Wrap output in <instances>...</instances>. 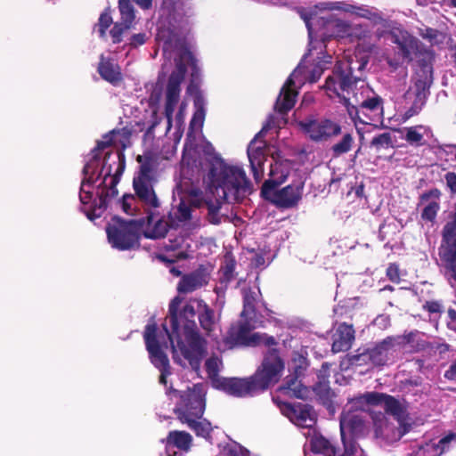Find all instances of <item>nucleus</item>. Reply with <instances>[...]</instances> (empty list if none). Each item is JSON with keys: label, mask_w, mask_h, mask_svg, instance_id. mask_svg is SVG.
Here are the masks:
<instances>
[{"label": "nucleus", "mask_w": 456, "mask_h": 456, "mask_svg": "<svg viewBox=\"0 0 456 456\" xmlns=\"http://www.w3.org/2000/svg\"><path fill=\"white\" fill-rule=\"evenodd\" d=\"M182 299L175 297L169 305L167 323L163 325V331L157 332L155 324H148L144 331L146 349L151 363L160 371L159 382L167 384L170 375L169 360L165 353L171 345L174 361L183 367L190 366L195 371L200 369L205 355V340L197 331L195 317L199 316L203 300L191 299L179 312Z\"/></svg>", "instance_id": "f257e3e1"}, {"label": "nucleus", "mask_w": 456, "mask_h": 456, "mask_svg": "<svg viewBox=\"0 0 456 456\" xmlns=\"http://www.w3.org/2000/svg\"><path fill=\"white\" fill-rule=\"evenodd\" d=\"M130 144L127 129L112 130L102 136L84 167L79 199L90 220L100 217L107 199L118 194L117 184L125 170L122 151Z\"/></svg>", "instance_id": "f03ea898"}, {"label": "nucleus", "mask_w": 456, "mask_h": 456, "mask_svg": "<svg viewBox=\"0 0 456 456\" xmlns=\"http://www.w3.org/2000/svg\"><path fill=\"white\" fill-rule=\"evenodd\" d=\"M370 406H381L403 426L405 411L402 404L390 395L379 393H366L351 399L345 406L340 418V434L344 452L340 456H367L365 452L354 441V437L363 436L366 430L363 413Z\"/></svg>", "instance_id": "7ed1b4c3"}, {"label": "nucleus", "mask_w": 456, "mask_h": 456, "mask_svg": "<svg viewBox=\"0 0 456 456\" xmlns=\"http://www.w3.org/2000/svg\"><path fill=\"white\" fill-rule=\"evenodd\" d=\"M203 204L201 191L190 184L189 181H181L173 191V207L169 212L170 224L164 218H159V209L146 212L148 224L143 234L149 239H160L172 228L197 225L194 216L196 208Z\"/></svg>", "instance_id": "20e7f679"}, {"label": "nucleus", "mask_w": 456, "mask_h": 456, "mask_svg": "<svg viewBox=\"0 0 456 456\" xmlns=\"http://www.w3.org/2000/svg\"><path fill=\"white\" fill-rule=\"evenodd\" d=\"M175 69L172 72L166 91L165 99V117L167 122V130L175 126L177 130H181L184 124L185 110L187 102H181L180 99V84L183 80L186 65L191 69V83L187 88V93L192 94L196 92L195 82L199 77V68L197 61L191 52L187 49H179L175 53Z\"/></svg>", "instance_id": "39448f33"}, {"label": "nucleus", "mask_w": 456, "mask_h": 456, "mask_svg": "<svg viewBox=\"0 0 456 456\" xmlns=\"http://www.w3.org/2000/svg\"><path fill=\"white\" fill-rule=\"evenodd\" d=\"M207 178L209 191L218 201L239 203L253 191L252 183L244 168L229 165L220 159L213 160Z\"/></svg>", "instance_id": "423d86ee"}, {"label": "nucleus", "mask_w": 456, "mask_h": 456, "mask_svg": "<svg viewBox=\"0 0 456 456\" xmlns=\"http://www.w3.org/2000/svg\"><path fill=\"white\" fill-rule=\"evenodd\" d=\"M284 364L275 349H269L261 368L248 379L224 378L216 379V388L237 397L253 396L278 382Z\"/></svg>", "instance_id": "0eeeda50"}, {"label": "nucleus", "mask_w": 456, "mask_h": 456, "mask_svg": "<svg viewBox=\"0 0 456 456\" xmlns=\"http://www.w3.org/2000/svg\"><path fill=\"white\" fill-rule=\"evenodd\" d=\"M371 48L370 44H359L354 52H345L343 59L338 61L333 75L326 79L325 89L330 97H340L341 93L349 94L353 91V87L362 79L361 75L356 72L361 73L365 69Z\"/></svg>", "instance_id": "6e6552de"}, {"label": "nucleus", "mask_w": 456, "mask_h": 456, "mask_svg": "<svg viewBox=\"0 0 456 456\" xmlns=\"http://www.w3.org/2000/svg\"><path fill=\"white\" fill-rule=\"evenodd\" d=\"M207 390L203 384L193 385L185 391L174 390L171 399L177 398L175 413L177 419L192 429L197 436L209 438L212 427L209 421L201 419L205 411V395Z\"/></svg>", "instance_id": "1a4fd4ad"}, {"label": "nucleus", "mask_w": 456, "mask_h": 456, "mask_svg": "<svg viewBox=\"0 0 456 456\" xmlns=\"http://www.w3.org/2000/svg\"><path fill=\"white\" fill-rule=\"evenodd\" d=\"M137 160L141 163V166L139 172L133 180L135 196L126 194L122 200L123 210L131 216L136 213L137 202L142 204L145 213L160 208V201L153 189V184L156 182L154 165L150 160L142 162V156H138Z\"/></svg>", "instance_id": "9d476101"}, {"label": "nucleus", "mask_w": 456, "mask_h": 456, "mask_svg": "<svg viewBox=\"0 0 456 456\" xmlns=\"http://www.w3.org/2000/svg\"><path fill=\"white\" fill-rule=\"evenodd\" d=\"M189 0H164L160 19L158 22L156 40L166 59H170L178 51L175 25L190 10Z\"/></svg>", "instance_id": "9b49d317"}, {"label": "nucleus", "mask_w": 456, "mask_h": 456, "mask_svg": "<svg viewBox=\"0 0 456 456\" xmlns=\"http://www.w3.org/2000/svg\"><path fill=\"white\" fill-rule=\"evenodd\" d=\"M306 58L307 56H305L281 87L275 103V109L278 111L287 112L291 110L295 105L298 89L305 82L314 83L321 77L323 67L320 64L308 67Z\"/></svg>", "instance_id": "f8f14e48"}, {"label": "nucleus", "mask_w": 456, "mask_h": 456, "mask_svg": "<svg viewBox=\"0 0 456 456\" xmlns=\"http://www.w3.org/2000/svg\"><path fill=\"white\" fill-rule=\"evenodd\" d=\"M384 102L378 94H373L362 100L358 108L348 107V114L354 122L361 142L364 134L371 132L375 127L370 124L374 121H382L384 115Z\"/></svg>", "instance_id": "ddd939ff"}, {"label": "nucleus", "mask_w": 456, "mask_h": 456, "mask_svg": "<svg viewBox=\"0 0 456 456\" xmlns=\"http://www.w3.org/2000/svg\"><path fill=\"white\" fill-rule=\"evenodd\" d=\"M106 232L112 247L120 250L133 248L138 243L139 226L135 220L124 221L113 217Z\"/></svg>", "instance_id": "4468645a"}, {"label": "nucleus", "mask_w": 456, "mask_h": 456, "mask_svg": "<svg viewBox=\"0 0 456 456\" xmlns=\"http://www.w3.org/2000/svg\"><path fill=\"white\" fill-rule=\"evenodd\" d=\"M260 344L272 346L275 344V341L273 338L267 337L265 334L251 333L249 324L240 323L231 327L218 347L221 350H226L240 346H256Z\"/></svg>", "instance_id": "2eb2a0df"}, {"label": "nucleus", "mask_w": 456, "mask_h": 456, "mask_svg": "<svg viewBox=\"0 0 456 456\" xmlns=\"http://www.w3.org/2000/svg\"><path fill=\"white\" fill-rule=\"evenodd\" d=\"M282 415L287 417L293 424L299 428L311 429L316 423V413L308 404H290L273 398Z\"/></svg>", "instance_id": "dca6fc26"}, {"label": "nucleus", "mask_w": 456, "mask_h": 456, "mask_svg": "<svg viewBox=\"0 0 456 456\" xmlns=\"http://www.w3.org/2000/svg\"><path fill=\"white\" fill-rule=\"evenodd\" d=\"M271 127L268 122L262 130L250 142L248 147V157L250 163L251 172L256 183L264 178V164L266 160L265 143L260 140L262 134Z\"/></svg>", "instance_id": "f3484780"}, {"label": "nucleus", "mask_w": 456, "mask_h": 456, "mask_svg": "<svg viewBox=\"0 0 456 456\" xmlns=\"http://www.w3.org/2000/svg\"><path fill=\"white\" fill-rule=\"evenodd\" d=\"M303 131L314 141H326L341 133L338 123L330 119H317L301 122Z\"/></svg>", "instance_id": "a211bd4d"}, {"label": "nucleus", "mask_w": 456, "mask_h": 456, "mask_svg": "<svg viewBox=\"0 0 456 456\" xmlns=\"http://www.w3.org/2000/svg\"><path fill=\"white\" fill-rule=\"evenodd\" d=\"M304 183L299 181L288 185L281 190L270 189L268 193H262L264 197L271 200L274 205L281 208H291L298 203L302 197Z\"/></svg>", "instance_id": "6ab92c4d"}, {"label": "nucleus", "mask_w": 456, "mask_h": 456, "mask_svg": "<svg viewBox=\"0 0 456 456\" xmlns=\"http://www.w3.org/2000/svg\"><path fill=\"white\" fill-rule=\"evenodd\" d=\"M118 9L120 21L116 22L110 30V36L114 44L119 43L122 40V35L133 27L135 19L132 0H119Z\"/></svg>", "instance_id": "aec40b11"}, {"label": "nucleus", "mask_w": 456, "mask_h": 456, "mask_svg": "<svg viewBox=\"0 0 456 456\" xmlns=\"http://www.w3.org/2000/svg\"><path fill=\"white\" fill-rule=\"evenodd\" d=\"M293 170V164L288 159H275L270 165L269 178L262 186V193H268L270 189L284 183Z\"/></svg>", "instance_id": "412c9836"}, {"label": "nucleus", "mask_w": 456, "mask_h": 456, "mask_svg": "<svg viewBox=\"0 0 456 456\" xmlns=\"http://www.w3.org/2000/svg\"><path fill=\"white\" fill-rule=\"evenodd\" d=\"M400 346L396 338H387L369 352V357L373 364L384 365L394 358Z\"/></svg>", "instance_id": "4be33fe9"}, {"label": "nucleus", "mask_w": 456, "mask_h": 456, "mask_svg": "<svg viewBox=\"0 0 456 456\" xmlns=\"http://www.w3.org/2000/svg\"><path fill=\"white\" fill-rule=\"evenodd\" d=\"M210 280V272L207 267H200L194 272L183 275L177 286L181 293H191L207 285Z\"/></svg>", "instance_id": "5701e85b"}, {"label": "nucleus", "mask_w": 456, "mask_h": 456, "mask_svg": "<svg viewBox=\"0 0 456 456\" xmlns=\"http://www.w3.org/2000/svg\"><path fill=\"white\" fill-rule=\"evenodd\" d=\"M374 432L377 438H381L387 443L399 440L405 433L406 428H395L388 422L387 418L380 414L373 418Z\"/></svg>", "instance_id": "b1692460"}, {"label": "nucleus", "mask_w": 456, "mask_h": 456, "mask_svg": "<svg viewBox=\"0 0 456 456\" xmlns=\"http://www.w3.org/2000/svg\"><path fill=\"white\" fill-rule=\"evenodd\" d=\"M391 36L393 42L398 45L403 57L408 61L412 60L418 51V39L400 28H394Z\"/></svg>", "instance_id": "393cba45"}, {"label": "nucleus", "mask_w": 456, "mask_h": 456, "mask_svg": "<svg viewBox=\"0 0 456 456\" xmlns=\"http://www.w3.org/2000/svg\"><path fill=\"white\" fill-rule=\"evenodd\" d=\"M402 134L409 144L417 147L427 144L433 136L431 128L424 125L404 127Z\"/></svg>", "instance_id": "a878e982"}, {"label": "nucleus", "mask_w": 456, "mask_h": 456, "mask_svg": "<svg viewBox=\"0 0 456 456\" xmlns=\"http://www.w3.org/2000/svg\"><path fill=\"white\" fill-rule=\"evenodd\" d=\"M354 340V330L352 325L341 323L334 335L332 351L334 353L347 351Z\"/></svg>", "instance_id": "bb28decb"}, {"label": "nucleus", "mask_w": 456, "mask_h": 456, "mask_svg": "<svg viewBox=\"0 0 456 456\" xmlns=\"http://www.w3.org/2000/svg\"><path fill=\"white\" fill-rule=\"evenodd\" d=\"M198 318L207 334L214 340H217L220 331L218 323L215 320L214 311L204 301Z\"/></svg>", "instance_id": "cd10ccee"}, {"label": "nucleus", "mask_w": 456, "mask_h": 456, "mask_svg": "<svg viewBox=\"0 0 456 456\" xmlns=\"http://www.w3.org/2000/svg\"><path fill=\"white\" fill-rule=\"evenodd\" d=\"M191 247L189 239L184 237H179L175 240H169L168 243L165 245V248L169 252H174L170 255L171 258L167 256H161L160 259L167 262H174L175 259H182L189 256L188 249Z\"/></svg>", "instance_id": "c85d7f7f"}, {"label": "nucleus", "mask_w": 456, "mask_h": 456, "mask_svg": "<svg viewBox=\"0 0 456 456\" xmlns=\"http://www.w3.org/2000/svg\"><path fill=\"white\" fill-rule=\"evenodd\" d=\"M452 442H456V434L450 433L443 437L438 443H427L421 446L419 453L421 456H441L450 448Z\"/></svg>", "instance_id": "c756f323"}, {"label": "nucleus", "mask_w": 456, "mask_h": 456, "mask_svg": "<svg viewBox=\"0 0 456 456\" xmlns=\"http://www.w3.org/2000/svg\"><path fill=\"white\" fill-rule=\"evenodd\" d=\"M98 71L103 79L111 84H116L121 80L119 67L115 63L114 60L106 59L102 56Z\"/></svg>", "instance_id": "7c9ffc66"}, {"label": "nucleus", "mask_w": 456, "mask_h": 456, "mask_svg": "<svg viewBox=\"0 0 456 456\" xmlns=\"http://www.w3.org/2000/svg\"><path fill=\"white\" fill-rule=\"evenodd\" d=\"M396 340L400 346H407L406 350L408 351H421L428 346L424 338V335L418 331L410 332L403 337H397Z\"/></svg>", "instance_id": "2f4dec72"}, {"label": "nucleus", "mask_w": 456, "mask_h": 456, "mask_svg": "<svg viewBox=\"0 0 456 456\" xmlns=\"http://www.w3.org/2000/svg\"><path fill=\"white\" fill-rule=\"evenodd\" d=\"M313 456H334L335 449L322 435L314 432L309 440Z\"/></svg>", "instance_id": "473e14b6"}, {"label": "nucleus", "mask_w": 456, "mask_h": 456, "mask_svg": "<svg viewBox=\"0 0 456 456\" xmlns=\"http://www.w3.org/2000/svg\"><path fill=\"white\" fill-rule=\"evenodd\" d=\"M194 107L195 111L190 124L191 132L200 131L206 116L204 98L198 93L194 98Z\"/></svg>", "instance_id": "72a5a7b5"}, {"label": "nucleus", "mask_w": 456, "mask_h": 456, "mask_svg": "<svg viewBox=\"0 0 456 456\" xmlns=\"http://www.w3.org/2000/svg\"><path fill=\"white\" fill-rule=\"evenodd\" d=\"M191 441V436L185 431H171L166 439L167 444H173L178 449L186 452L189 451Z\"/></svg>", "instance_id": "f704fd0d"}, {"label": "nucleus", "mask_w": 456, "mask_h": 456, "mask_svg": "<svg viewBox=\"0 0 456 456\" xmlns=\"http://www.w3.org/2000/svg\"><path fill=\"white\" fill-rule=\"evenodd\" d=\"M235 260L230 256L226 255L224 257V265L219 271V281L224 286L234 278Z\"/></svg>", "instance_id": "c9c22d12"}, {"label": "nucleus", "mask_w": 456, "mask_h": 456, "mask_svg": "<svg viewBox=\"0 0 456 456\" xmlns=\"http://www.w3.org/2000/svg\"><path fill=\"white\" fill-rule=\"evenodd\" d=\"M259 293V289H243L244 308L241 316L248 317L254 312Z\"/></svg>", "instance_id": "e433bc0d"}, {"label": "nucleus", "mask_w": 456, "mask_h": 456, "mask_svg": "<svg viewBox=\"0 0 456 456\" xmlns=\"http://www.w3.org/2000/svg\"><path fill=\"white\" fill-rule=\"evenodd\" d=\"M426 98L427 95L424 89L418 90V92L415 94V99L412 105L403 113V119L406 121L411 117L419 114L426 102Z\"/></svg>", "instance_id": "4c0bfd02"}, {"label": "nucleus", "mask_w": 456, "mask_h": 456, "mask_svg": "<svg viewBox=\"0 0 456 456\" xmlns=\"http://www.w3.org/2000/svg\"><path fill=\"white\" fill-rule=\"evenodd\" d=\"M205 366L208 378L210 379L213 387H216V379H224L218 375L222 367V361L218 357L213 356L206 361Z\"/></svg>", "instance_id": "58836bf2"}, {"label": "nucleus", "mask_w": 456, "mask_h": 456, "mask_svg": "<svg viewBox=\"0 0 456 456\" xmlns=\"http://www.w3.org/2000/svg\"><path fill=\"white\" fill-rule=\"evenodd\" d=\"M354 143V138L351 134H345L341 140L332 146V151L335 155L338 156L348 152Z\"/></svg>", "instance_id": "ea45409f"}, {"label": "nucleus", "mask_w": 456, "mask_h": 456, "mask_svg": "<svg viewBox=\"0 0 456 456\" xmlns=\"http://www.w3.org/2000/svg\"><path fill=\"white\" fill-rule=\"evenodd\" d=\"M215 202H206L208 208V217L211 224H218L221 223L223 218V216L219 214V210L224 201H218L216 199H215Z\"/></svg>", "instance_id": "a19ab883"}, {"label": "nucleus", "mask_w": 456, "mask_h": 456, "mask_svg": "<svg viewBox=\"0 0 456 456\" xmlns=\"http://www.w3.org/2000/svg\"><path fill=\"white\" fill-rule=\"evenodd\" d=\"M280 390L289 395L302 398L304 396L305 388L301 387V385L297 381L296 379L287 381L285 387H281Z\"/></svg>", "instance_id": "79ce46f5"}, {"label": "nucleus", "mask_w": 456, "mask_h": 456, "mask_svg": "<svg viewBox=\"0 0 456 456\" xmlns=\"http://www.w3.org/2000/svg\"><path fill=\"white\" fill-rule=\"evenodd\" d=\"M221 453L222 456H249V452L235 442L227 444Z\"/></svg>", "instance_id": "37998d69"}, {"label": "nucleus", "mask_w": 456, "mask_h": 456, "mask_svg": "<svg viewBox=\"0 0 456 456\" xmlns=\"http://www.w3.org/2000/svg\"><path fill=\"white\" fill-rule=\"evenodd\" d=\"M112 17L108 12H103L99 18L97 24V32L102 38L106 37V29L111 25Z\"/></svg>", "instance_id": "c03bdc74"}, {"label": "nucleus", "mask_w": 456, "mask_h": 456, "mask_svg": "<svg viewBox=\"0 0 456 456\" xmlns=\"http://www.w3.org/2000/svg\"><path fill=\"white\" fill-rule=\"evenodd\" d=\"M370 144L378 151L383 148H388L392 144L391 134L389 133H384L375 136Z\"/></svg>", "instance_id": "a18cd8bd"}, {"label": "nucleus", "mask_w": 456, "mask_h": 456, "mask_svg": "<svg viewBox=\"0 0 456 456\" xmlns=\"http://www.w3.org/2000/svg\"><path fill=\"white\" fill-rule=\"evenodd\" d=\"M420 35L424 38L428 39L431 44H438L444 37V35L442 33L438 32L436 29L428 28L422 29Z\"/></svg>", "instance_id": "49530a36"}, {"label": "nucleus", "mask_w": 456, "mask_h": 456, "mask_svg": "<svg viewBox=\"0 0 456 456\" xmlns=\"http://www.w3.org/2000/svg\"><path fill=\"white\" fill-rule=\"evenodd\" d=\"M439 209V205L437 202L432 201L428 203L423 209L422 218L432 221L436 216L437 211Z\"/></svg>", "instance_id": "de8ad7c7"}, {"label": "nucleus", "mask_w": 456, "mask_h": 456, "mask_svg": "<svg viewBox=\"0 0 456 456\" xmlns=\"http://www.w3.org/2000/svg\"><path fill=\"white\" fill-rule=\"evenodd\" d=\"M302 19L305 20V26L308 29L309 39L312 42L314 35V25L317 20V16L314 14H307L305 12L301 13Z\"/></svg>", "instance_id": "09e8293b"}, {"label": "nucleus", "mask_w": 456, "mask_h": 456, "mask_svg": "<svg viewBox=\"0 0 456 456\" xmlns=\"http://www.w3.org/2000/svg\"><path fill=\"white\" fill-rule=\"evenodd\" d=\"M370 31L367 29V24L354 25L350 28V36L358 39H363L367 37Z\"/></svg>", "instance_id": "8fccbe9b"}, {"label": "nucleus", "mask_w": 456, "mask_h": 456, "mask_svg": "<svg viewBox=\"0 0 456 456\" xmlns=\"http://www.w3.org/2000/svg\"><path fill=\"white\" fill-rule=\"evenodd\" d=\"M147 40V36L144 33H139L134 35L130 39V45L133 47H137L143 45Z\"/></svg>", "instance_id": "3c124183"}, {"label": "nucleus", "mask_w": 456, "mask_h": 456, "mask_svg": "<svg viewBox=\"0 0 456 456\" xmlns=\"http://www.w3.org/2000/svg\"><path fill=\"white\" fill-rule=\"evenodd\" d=\"M387 274L392 281H399V269L396 265H390L387 270Z\"/></svg>", "instance_id": "603ef678"}, {"label": "nucleus", "mask_w": 456, "mask_h": 456, "mask_svg": "<svg viewBox=\"0 0 456 456\" xmlns=\"http://www.w3.org/2000/svg\"><path fill=\"white\" fill-rule=\"evenodd\" d=\"M445 180L448 187L452 190V191H456V174L450 172L445 175Z\"/></svg>", "instance_id": "864d4df0"}, {"label": "nucleus", "mask_w": 456, "mask_h": 456, "mask_svg": "<svg viewBox=\"0 0 456 456\" xmlns=\"http://www.w3.org/2000/svg\"><path fill=\"white\" fill-rule=\"evenodd\" d=\"M444 377L449 380L456 381V360L452 363L450 368L445 371Z\"/></svg>", "instance_id": "5fc2aeb1"}, {"label": "nucleus", "mask_w": 456, "mask_h": 456, "mask_svg": "<svg viewBox=\"0 0 456 456\" xmlns=\"http://www.w3.org/2000/svg\"><path fill=\"white\" fill-rule=\"evenodd\" d=\"M366 12H367V14H362V16L366 17L372 23L379 24V23H381L383 21L382 17L379 13H377V12H370L368 11Z\"/></svg>", "instance_id": "6e6d98bb"}, {"label": "nucleus", "mask_w": 456, "mask_h": 456, "mask_svg": "<svg viewBox=\"0 0 456 456\" xmlns=\"http://www.w3.org/2000/svg\"><path fill=\"white\" fill-rule=\"evenodd\" d=\"M424 307L430 313H438L441 311V305L438 302H427Z\"/></svg>", "instance_id": "4d7b16f0"}, {"label": "nucleus", "mask_w": 456, "mask_h": 456, "mask_svg": "<svg viewBox=\"0 0 456 456\" xmlns=\"http://www.w3.org/2000/svg\"><path fill=\"white\" fill-rule=\"evenodd\" d=\"M136 3L142 9H149L151 6L152 0H136Z\"/></svg>", "instance_id": "13d9d810"}, {"label": "nucleus", "mask_w": 456, "mask_h": 456, "mask_svg": "<svg viewBox=\"0 0 456 456\" xmlns=\"http://www.w3.org/2000/svg\"><path fill=\"white\" fill-rule=\"evenodd\" d=\"M387 321V317H386L384 315H380L375 320V322H376V324L379 325V324L385 323Z\"/></svg>", "instance_id": "bf43d9fd"}, {"label": "nucleus", "mask_w": 456, "mask_h": 456, "mask_svg": "<svg viewBox=\"0 0 456 456\" xmlns=\"http://www.w3.org/2000/svg\"><path fill=\"white\" fill-rule=\"evenodd\" d=\"M448 315H449V317H450L452 320L455 321V320H456V310H455V309H452V308H450V309L448 310Z\"/></svg>", "instance_id": "052dcab7"}, {"label": "nucleus", "mask_w": 456, "mask_h": 456, "mask_svg": "<svg viewBox=\"0 0 456 456\" xmlns=\"http://www.w3.org/2000/svg\"><path fill=\"white\" fill-rule=\"evenodd\" d=\"M170 273L175 276H179L181 274V272L176 267H172L170 269Z\"/></svg>", "instance_id": "680f3d73"}, {"label": "nucleus", "mask_w": 456, "mask_h": 456, "mask_svg": "<svg viewBox=\"0 0 456 456\" xmlns=\"http://www.w3.org/2000/svg\"><path fill=\"white\" fill-rule=\"evenodd\" d=\"M362 192H363V185H360V186L356 189L355 193H356L358 196H362Z\"/></svg>", "instance_id": "e2e57ef3"}, {"label": "nucleus", "mask_w": 456, "mask_h": 456, "mask_svg": "<svg viewBox=\"0 0 456 456\" xmlns=\"http://www.w3.org/2000/svg\"><path fill=\"white\" fill-rule=\"evenodd\" d=\"M446 4L456 7V0H445Z\"/></svg>", "instance_id": "0e129e2a"}, {"label": "nucleus", "mask_w": 456, "mask_h": 456, "mask_svg": "<svg viewBox=\"0 0 456 456\" xmlns=\"http://www.w3.org/2000/svg\"><path fill=\"white\" fill-rule=\"evenodd\" d=\"M439 348H440L441 352L447 351L448 350V346L445 345V344H442V345L439 346Z\"/></svg>", "instance_id": "69168bd1"}, {"label": "nucleus", "mask_w": 456, "mask_h": 456, "mask_svg": "<svg viewBox=\"0 0 456 456\" xmlns=\"http://www.w3.org/2000/svg\"><path fill=\"white\" fill-rule=\"evenodd\" d=\"M412 94H412L411 92H410V91H409V92H407V93H406V94H405L406 99H411Z\"/></svg>", "instance_id": "338daca9"}, {"label": "nucleus", "mask_w": 456, "mask_h": 456, "mask_svg": "<svg viewBox=\"0 0 456 456\" xmlns=\"http://www.w3.org/2000/svg\"><path fill=\"white\" fill-rule=\"evenodd\" d=\"M221 289H222V288H216V292L218 297H220V290Z\"/></svg>", "instance_id": "774afa93"}]
</instances>
